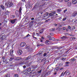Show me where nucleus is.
Returning a JSON list of instances; mask_svg holds the SVG:
<instances>
[{
  "instance_id": "4468645a",
  "label": "nucleus",
  "mask_w": 77,
  "mask_h": 77,
  "mask_svg": "<svg viewBox=\"0 0 77 77\" xmlns=\"http://www.w3.org/2000/svg\"><path fill=\"white\" fill-rule=\"evenodd\" d=\"M51 74V72L50 71H48V72H47L46 74H45V75H46V76H48V75L49 74Z\"/></svg>"
},
{
  "instance_id": "69168bd1",
  "label": "nucleus",
  "mask_w": 77,
  "mask_h": 77,
  "mask_svg": "<svg viewBox=\"0 0 77 77\" xmlns=\"http://www.w3.org/2000/svg\"><path fill=\"white\" fill-rule=\"evenodd\" d=\"M63 69V68H61L60 69V70H62V69Z\"/></svg>"
},
{
  "instance_id": "473e14b6",
  "label": "nucleus",
  "mask_w": 77,
  "mask_h": 77,
  "mask_svg": "<svg viewBox=\"0 0 77 77\" xmlns=\"http://www.w3.org/2000/svg\"><path fill=\"white\" fill-rule=\"evenodd\" d=\"M62 11V10L60 9H58L57 10V12H61V11Z\"/></svg>"
},
{
  "instance_id": "f3484780",
  "label": "nucleus",
  "mask_w": 77,
  "mask_h": 77,
  "mask_svg": "<svg viewBox=\"0 0 77 77\" xmlns=\"http://www.w3.org/2000/svg\"><path fill=\"white\" fill-rule=\"evenodd\" d=\"M6 38V35H3L2 37V39H4Z\"/></svg>"
},
{
  "instance_id": "39448f33",
  "label": "nucleus",
  "mask_w": 77,
  "mask_h": 77,
  "mask_svg": "<svg viewBox=\"0 0 77 77\" xmlns=\"http://www.w3.org/2000/svg\"><path fill=\"white\" fill-rule=\"evenodd\" d=\"M56 14V12L54 11H52L51 13L48 14V15L49 17H53L54 16V14Z\"/></svg>"
},
{
  "instance_id": "a18cd8bd",
  "label": "nucleus",
  "mask_w": 77,
  "mask_h": 77,
  "mask_svg": "<svg viewBox=\"0 0 77 77\" xmlns=\"http://www.w3.org/2000/svg\"><path fill=\"white\" fill-rule=\"evenodd\" d=\"M47 55V54L46 53H45L43 54V56L44 57H45V56H46V55Z\"/></svg>"
},
{
  "instance_id": "c756f323",
  "label": "nucleus",
  "mask_w": 77,
  "mask_h": 77,
  "mask_svg": "<svg viewBox=\"0 0 77 77\" xmlns=\"http://www.w3.org/2000/svg\"><path fill=\"white\" fill-rule=\"evenodd\" d=\"M25 48H26V49H29V46H27L26 45L25 46Z\"/></svg>"
},
{
  "instance_id": "6e6d98bb",
  "label": "nucleus",
  "mask_w": 77,
  "mask_h": 77,
  "mask_svg": "<svg viewBox=\"0 0 77 77\" xmlns=\"http://www.w3.org/2000/svg\"><path fill=\"white\" fill-rule=\"evenodd\" d=\"M32 36H35V32L33 33Z\"/></svg>"
},
{
  "instance_id": "bf43d9fd",
  "label": "nucleus",
  "mask_w": 77,
  "mask_h": 77,
  "mask_svg": "<svg viewBox=\"0 0 77 77\" xmlns=\"http://www.w3.org/2000/svg\"><path fill=\"white\" fill-rule=\"evenodd\" d=\"M50 35H51V36H53V34L52 33H51L50 34Z\"/></svg>"
},
{
  "instance_id": "13d9d810",
  "label": "nucleus",
  "mask_w": 77,
  "mask_h": 77,
  "mask_svg": "<svg viewBox=\"0 0 77 77\" xmlns=\"http://www.w3.org/2000/svg\"><path fill=\"white\" fill-rule=\"evenodd\" d=\"M46 42H50V41L48 40H46Z\"/></svg>"
},
{
  "instance_id": "a19ab883",
  "label": "nucleus",
  "mask_w": 77,
  "mask_h": 77,
  "mask_svg": "<svg viewBox=\"0 0 77 77\" xmlns=\"http://www.w3.org/2000/svg\"><path fill=\"white\" fill-rule=\"evenodd\" d=\"M42 72V70H40V71H38L37 72L38 73H41Z\"/></svg>"
},
{
  "instance_id": "f257e3e1",
  "label": "nucleus",
  "mask_w": 77,
  "mask_h": 77,
  "mask_svg": "<svg viewBox=\"0 0 77 77\" xmlns=\"http://www.w3.org/2000/svg\"><path fill=\"white\" fill-rule=\"evenodd\" d=\"M22 10V9H21V7H20L19 11L17 10L16 11L15 13L17 17H20V15H21Z\"/></svg>"
},
{
  "instance_id": "7ed1b4c3",
  "label": "nucleus",
  "mask_w": 77,
  "mask_h": 77,
  "mask_svg": "<svg viewBox=\"0 0 77 77\" xmlns=\"http://www.w3.org/2000/svg\"><path fill=\"white\" fill-rule=\"evenodd\" d=\"M48 13H47L45 14L43 16V18H45V19H47L48 18Z\"/></svg>"
},
{
  "instance_id": "49530a36",
  "label": "nucleus",
  "mask_w": 77,
  "mask_h": 77,
  "mask_svg": "<svg viewBox=\"0 0 77 77\" xmlns=\"http://www.w3.org/2000/svg\"><path fill=\"white\" fill-rule=\"evenodd\" d=\"M66 20V18L65 17V18H64L63 19V21H65V20Z\"/></svg>"
},
{
  "instance_id": "680f3d73",
  "label": "nucleus",
  "mask_w": 77,
  "mask_h": 77,
  "mask_svg": "<svg viewBox=\"0 0 77 77\" xmlns=\"http://www.w3.org/2000/svg\"><path fill=\"white\" fill-rule=\"evenodd\" d=\"M40 46H44V45L43 44H40Z\"/></svg>"
},
{
  "instance_id": "6e6552de",
  "label": "nucleus",
  "mask_w": 77,
  "mask_h": 77,
  "mask_svg": "<svg viewBox=\"0 0 77 77\" xmlns=\"http://www.w3.org/2000/svg\"><path fill=\"white\" fill-rule=\"evenodd\" d=\"M15 59L16 60H17L20 61V60H21L22 59V58L21 57H16Z\"/></svg>"
},
{
  "instance_id": "4c0bfd02",
  "label": "nucleus",
  "mask_w": 77,
  "mask_h": 77,
  "mask_svg": "<svg viewBox=\"0 0 77 77\" xmlns=\"http://www.w3.org/2000/svg\"><path fill=\"white\" fill-rule=\"evenodd\" d=\"M47 38H51V36H50V35H48L47 36Z\"/></svg>"
},
{
  "instance_id": "72a5a7b5",
  "label": "nucleus",
  "mask_w": 77,
  "mask_h": 77,
  "mask_svg": "<svg viewBox=\"0 0 77 77\" xmlns=\"http://www.w3.org/2000/svg\"><path fill=\"white\" fill-rule=\"evenodd\" d=\"M13 59H14V58L12 57H10V59L9 60L10 61H12Z\"/></svg>"
},
{
  "instance_id": "774afa93",
  "label": "nucleus",
  "mask_w": 77,
  "mask_h": 77,
  "mask_svg": "<svg viewBox=\"0 0 77 77\" xmlns=\"http://www.w3.org/2000/svg\"><path fill=\"white\" fill-rule=\"evenodd\" d=\"M31 20H34V18H33V17L32 18H31Z\"/></svg>"
},
{
  "instance_id": "864d4df0",
  "label": "nucleus",
  "mask_w": 77,
  "mask_h": 77,
  "mask_svg": "<svg viewBox=\"0 0 77 77\" xmlns=\"http://www.w3.org/2000/svg\"><path fill=\"white\" fill-rule=\"evenodd\" d=\"M63 73H64V72H63L60 75L61 76H62L63 75Z\"/></svg>"
},
{
  "instance_id": "6ab92c4d",
  "label": "nucleus",
  "mask_w": 77,
  "mask_h": 77,
  "mask_svg": "<svg viewBox=\"0 0 77 77\" xmlns=\"http://www.w3.org/2000/svg\"><path fill=\"white\" fill-rule=\"evenodd\" d=\"M0 6L3 10H5V7L3 5H1Z\"/></svg>"
},
{
  "instance_id": "9d476101",
  "label": "nucleus",
  "mask_w": 77,
  "mask_h": 77,
  "mask_svg": "<svg viewBox=\"0 0 77 77\" xmlns=\"http://www.w3.org/2000/svg\"><path fill=\"white\" fill-rule=\"evenodd\" d=\"M25 71L26 72H30V71H31V68H27L25 70Z\"/></svg>"
},
{
  "instance_id": "5701e85b",
  "label": "nucleus",
  "mask_w": 77,
  "mask_h": 77,
  "mask_svg": "<svg viewBox=\"0 0 77 77\" xmlns=\"http://www.w3.org/2000/svg\"><path fill=\"white\" fill-rule=\"evenodd\" d=\"M55 30V29L54 28H52V29H50L49 30L50 31H53V30L54 31Z\"/></svg>"
},
{
  "instance_id": "2eb2a0df",
  "label": "nucleus",
  "mask_w": 77,
  "mask_h": 77,
  "mask_svg": "<svg viewBox=\"0 0 77 77\" xmlns=\"http://www.w3.org/2000/svg\"><path fill=\"white\" fill-rule=\"evenodd\" d=\"M61 28H57L56 29V30H57V32H59L61 30Z\"/></svg>"
},
{
  "instance_id": "c03bdc74",
  "label": "nucleus",
  "mask_w": 77,
  "mask_h": 77,
  "mask_svg": "<svg viewBox=\"0 0 77 77\" xmlns=\"http://www.w3.org/2000/svg\"><path fill=\"white\" fill-rule=\"evenodd\" d=\"M45 44H46V45H48L49 44V43H48V42H45Z\"/></svg>"
},
{
  "instance_id": "bb28decb",
  "label": "nucleus",
  "mask_w": 77,
  "mask_h": 77,
  "mask_svg": "<svg viewBox=\"0 0 77 77\" xmlns=\"http://www.w3.org/2000/svg\"><path fill=\"white\" fill-rule=\"evenodd\" d=\"M29 36H30V35L29 34H28L26 36L24 37V38L25 39L26 38H28Z\"/></svg>"
},
{
  "instance_id": "79ce46f5",
  "label": "nucleus",
  "mask_w": 77,
  "mask_h": 77,
  "mask_svg": "<svg viewBox=\"0 0 77 77\" xmlns=\"http://www.w3.org/2000/svg\"><path fill=\"white\" fill-rule=\"evenodd\" d=\"M67 11V9H66L63 11V13H65L66 12V11Z\"/></svg>"
},
{
  "instance_id": "e433bc0d",
  "label": "nucleus",
  "mask_w": 77,
  "mask_h": 77,
  "mask_svg": "<svg viewBox=\"0 0 77 77\" xmlns=\"http://www.w3.org/2000/svg\"><path fill=\"white\" fill-rule=\"evenodd\" d=\"M66 58H62V60H66Z\"/></svg>"
},
{
  "instance_id": "de8ad7c7",
  "label": "nucleus",
  "mask_w": 77,
  "mask_h": 77,
  "mask_svg": "<svg viewBox=\"0 0 77 77\" xmlns=\"http://www.w3.org/2000/svg\"><path fill=\"white\" fill-rule=\"evenodd\" d=\"M52 41H55V38H52Z\"/></svg>"
},
{
  "instance_id": "4d7b16f0",
  "label": "nucleus",
  "mask_w": 77,
  "mask_h": 77,
  "mask_svg": "<svg viewBox=\"0 0 77 77\" xmlns=\"http://www.w3.org/2000/svg\"><path fill=\"white\" fill-rule=\"evenodd\" d=\"M59 0L60 2H63V0Z\"/></svg>"
},
{
  "instance_id": "c85d7f7f",
  "label": "nucleus",
  "mask_w": 77,
  "mask_h": 77,
  "mask_svg": "<svg viewBox=\"0 0 77 77\" xmlns=\"http://www.w3.org/2000/svg\"><path fill=\"white\" fill-rule=\"evenodd\" d=\"M59 69H57V68H56L54 69V72H56L58 71Z\"/></svg>"
},
{
  "instance_id": "dca6fc26",
  "label": "nucleus",
  "mask_w": 77,
  "mask_h": 77,
  "mask_svg": "<svg viewBox=\"0 0 77 77\" xmlns=\"http://www.w3.org/2000/svg\"><path fill=\"white\" fill-rule=\"evenodd\" d=\"M67 5L68 6H71V2H69L67 3Z\"/></svg>"
},
{
  "instance_id": "cd10ccee",
  "label": "nucleus",
  "mask_w": 77,
  "mask_h": 77,
  "mask_svg": "<svg viewBox=\"0 0 77 77\" xmlns=\"http://www.w3.org/2000/svg\"><path fill=\"white\" fill-rule=\"evenodd\" d=\"M42 77H45V76H46V75H45V74L43 73V74H42Z\"/></svg>"
},
{
  "instance_id": "338daca9",
  "label": "nucleus",
  "mask_w": 77,
  "mask_h": 77,
  "mask_svg": "<svg viewBox=\"0 0 77 77\" xmlns=\"http://www.w3.org/2000/svg\"><path fill=\"white\" fill-rule=\"evenodd\" d=\"M33 22H34V21H31V23H32V24H33Z\"/></svg>"
},
{
  "instance_id": "412c9836",
  "label": "nucleus",
  "mask_w": 77,
  "mask_h": 77,
  "mask_svg": "<svg viewBox=\"0 0 77 77\" xmlns=\"http://www.w3.org/2000/svg\"><path fill=\"white\" fill-rule=\"evenodd\" d=\"M70 60H71V61H72V62H74V61H75V59H74V58H73V59H71Z\"/></svg>"
},
{
  "instance_id": "ea45409f",
  "label": "nucleus",
  "mask_w": 77,
  "mask_h": 77,
  "mask_svg": "<svg viewBox=\"0 0 77 77\" xmlns=\"http://www.w3.org/2000/svg\"><path fill=\"white\" fill-rule=\"evenodd\" d=\"M69 63H69V62H68V61L66 62V63H65V64H69Z\"/></svg>"
},
{
  "instance_id": "2f4dec72",
  "label": "nucleus",
  "mask_w": 77,
  "mask_h": 77,
  "mask_svg": "<svg viewBox=\"0 0 77 77\" xmlns=\"http://www.w3.org/2000/svg\"><path fill=\"white\" fill-rule=\"evenodd\" d=\"M24 74H25V75H28L29 74L28 72H26L24 73Z\"/></svg>"
},
{
  "instance_id": "8fccbe9b",
  "label": "nucleus",
  "mask_w": 77,
  "mask_h": 77,
  "mask_svg": "<svg viewBox=\"0 0 77 77\" xmlns=\"http://www.w3.org/2000/svg\"><path fill=\"white\" fill-rule=\"evenodd\" d=\"M68 28L69 29H71V26L69 25L68 26Z\"/></svg>"
},
{
  "instance_id": "20e7f679",
  "label": "nucleus",
  "mask_w": 77,
  "mask_h": 77,
  "mask_svg": "<svg viewBox=\"0 0 77 77\" xmlns=\"http://www.w3.org/2000/svg\"><path fill=\"white\" fill-rule=\"evenodd\" d=\"M13 6H14V4L12 2H8L7 6L8 8H11V7H13Z\"/></svg>"
},
{
  "instance_id": "a878e982",
  "label": "nucleus",
  "mask_w": 77,
  "mask_h": 77,
  "mask_svg": "<svg viewBox=\"0 0 77 77\" xmlns=\"http://www.w3.org/2000/svg\"><path fill=\"white\" fill-rule=\"evenodd\" d=\"M10 77V75L9 74H6V75L5 76V77Z\"/></svg>"
},
{
  "instance_id": "4be33fe9",
  "label": "nucleus",
  "mask_w": 77,
  "mask_h": 77,
  "mask_svg": "<svg viewBox=\"0 0 77 77\" xmlns=\"http://www.w3.org/2000/svg\"><path fill=\"white\" fill-rule=\"evenodd\" d=\"M14 52V50H11L10 51V54L11 55H13V52Z\"/></svg>"
},
{
  "instance_id": "7c9ffc66",
  "label": "nucleus",
  "mask_w": 77,
  "mask_h": 77,
  "mask_svg": "<svg viewBox=\"0 0 77 77\" xmlns=\"http://www.w3.org/2000/svg\"><path fill=\"white\" fill-rule=\"evenodd\" d=\"M14 77H18V75L17 74H15L14 75Z\"/></svg>"
},
{
  "instance_id": "f704fd0d",
  "label": "nucleus",
  "mask_w": 77,
  "mask_h": 77,
  "mask_svg": "<svg viewBox=\"0 0 77 77\" xmlns=\"http://www.w3.org/2000/svg\"><path fill=\"white\" fill-rule=\"evenodd\" d=\"M46 60V59L44 58L42 60H41V62H44V61H45Z\"/></svg>"
},
{
  "instance_id": "aec40b11",
  "label": "nucleus",
  "mask_w": 77,
  "mask_h": 77,
  "mask_svg": "<svg viewBox=\"0 0 77 77\" xmlns=\"http://www.w3.org/2000/svg\"><path fill=\"white\" fill-rule=\"evenodd\" d=\"M38 68V65L33 66H32V69H35V68Z\"/></svg>"
},
{
  "instance_id": "b1692460",
  "label": "nucleus",
  "mask_w": 77,
  "mask_h": 77,
  "mask_svg": "<svg viewBox=\"0 0 77 77\" xmlns=\"http://www.w3.org/2000/svg\"><path fill=\"white\" fill-rule=\"evenodd\" d=\"M30 57H28L27 58H26L25 60H28L29 59H30Z\"/></svg>"
},
{
  "instance_id": "0e129e2a",
  "label": "nucleus",
  "mask_w": 77,
  "mask_h": 77,
  "mask_svg": "<svg viewBox=\"0 0 77 77\" xmlns=\"http://www.w3.org/2000/svg\"><path fill=\"white\" fill-rule=\"evenodd\" d=\"M12 17L13 18H15V16H14V15H12Z\"/></svg>"
},
{
  "instance_id": "09e8293b",
  "label": "nucleus",
  "mask_w": 77,
  "mask_h": 77,
  "mask_svg": "<svg viewBox=\"0 0 77 77\" xmlns=\"http://www.w3.org/2000/svg\"><path fill=\"white\" fill-rule=\"evenodd\" d=\"M45 4H43L42 5H40V7H42L43 6H44V5H45Z\"/></svg>"
},
{
  "instance_id": "603ef678",
  "label": "nucleus",
  "mask_w": 77,
  "mask_h": 77,
  "mask_svg": "<svg viewBox=\"0 0 77 77\" xmlns=\"http://www.w3.org/2000/svg\"><path fill=\"white\" fill-rule=\"evenodd\" d=\"M64 1L65 2H68L69 1V0H64Z\"/></svg>"
},
{
  "instance_id": "c9c22d12",
  "label": "nucleus",
  "mask_w": 77,
  "mask_h": 77,
  "mask_svg": "<svg viewBox=\"0 0 77 77\" xmlns=\"http://www.w3.org/2000/svg\"><path fill=\"white\" fill-rule=\"evenodd\" d=\"M32 64V62H29V63L28 64V66H29L30 65Z\"/></svg>"
},
{
  "instance_id": "a211bd4d",
  "label": "nucleus",
  "mask_w": 77,
  "mask_h": 77,
  "mask_svg": "<svg viewBox=\"0 0 77 77\" xmlns=\"http://www.w3.org/2000/svg\"><path fill=\"white\" fill-rule=\"evenodd\" d=\"M77 14V13H75V12H73L72 14V17H75V16H76V15Z\"/></svg>"
},
{
  "instance_id": "9b49d317",
  "label": "nucleus",
  "mask_w": 77,
  "mask_h": 77,
  "mask_svg": "<svg viewBox=\"0 0 77 77\" xmlns=\"http://www.w3.org/2000/svg\"><path fill=\"white\" fill-rule=\"evenodd\" d=\"M39 6V4L38 3H36L35 5H34V7L33 8V9H35L36 8L38 7Z\"/></svg>"
},
{
  "instance_id": "423d86ee",
  "label": "nucleus",
  "mask_w": 77,
  "mask_h": 77,
  "mask_svg": "<svg viewBox=\"0 0 77 77\" xmlns=\"http://www.w3.org/2000/svg\"><path fill=\"white\" fill-rule=\"evenodd\" d=\"M20 45L21 47H24L26 45V43L24 42H22L20 43Z\"/></svg>"
},
{
  "instance_id": "3c124183",
  "label": "nucleus",
  "mask_w": 77,
  "mask_h": 77,
  "mask_svg": "<svg viewBox=\"0 0 77 77\" xmlns=\"http://www.w3.org/2000/svg\"><path fill=\"white\" fill-rule=\"evenodd\" d=\"M56 18V17H51V19L52 20H53V19H55Z\"/></svg>"
},
{
  "instance_id": "052dcab7",
  "label": "nucleus",
  "mask_w": 77,
  "mask_h": 77,
  "mask_svg": "<svg viewBox=\"0 0 77 77\" xmlns=\"http://www.w3.org/2000/svg\"><path fill=\"white\" fill-rule=\"evenodd\" d=\"M28 6L29 8H30V4H29Z\"/></svg>"
},
{
  "instance_id": "58836bf2",
  "label": "nucleus",
  "mask_w": 77,
  "mask_h": 77,
  "mask_svg": "<svg viewBox=\"0 0 77 77\" xmlns=\"http://www.w3.org/2000/svg\"><path fill=\"white\" fill-rule=\"evenodd\" d=\"M49 62L48 61H45L44 63V64H45L46 63H48Z\"/></svg>"
},
{
  "instance_id": "f8f14e48",
  "label": "nucleus",
  "mask_w": 77,
  "mask_h": 77,
  "mask_svg": "<svg viewBox=\"0 0 77 77\" xmlns=\"http://www.w3.org/2000/svg\"><path fill=\"white\" fill-rule=\"evenodd\" d=\"M72 3L73 4L75 5L77 3V1L76 0H72Z\"/></svg>"
},
{
  "instance_id": "f03ea898",
  "label": "nucleus",
  "mask_w": 77,
  "mask_h": 77,
  "mask_svg": "<svg viewBox=\"0 0 77 77\" xmlns=\"http://www.w3.org/2000/svg\"><path fill=\"white\" fill-rule=\"evenodd\" d=\"M65 74L66 75H71V73L70 72H69V71L68 70H67L64 72L63 76H64V75H65Z\"/></svg>"
},
{
  "instance_id": "0eeeda50",
  "label": "nucleus",
  "mask_w": 77,
  "mask_h": 77,
  "mask_svg": "<svg viewBox=\"0 0 77 77\" xmlns=\"http://www.w3.org/2000/svg\"><path fill=\"white\" fill-rule=\"evenodd\" d=\"M16 20H17V19H16L11 20H10L11 23V24H15V23Z\"/></svg>"
},
{
  "instance_id": "5fc2aeb1",
  "label": "nucleus",
  "mask_w": 77,
  "mask_h": 77,
  "mask_svg": "<svg viewBox=\"0 0 77 77\" xmlns=\"http://www.w3.org/2000/svg\"><path fill=\"white\" fill-rule=\"evenodd\" d=\"M29 50L30 51H33V49H32L31 48V49H29Z\"/></svg>"
},
{
  "instance_id": "e2e57ef3",
  "label": "nucleus",
  "mask_w": 77,
  "mask_h": 77,
  "mask_svg": "<svg viewBox=\"0 0 77 77\" xmlns=\"http://www.w3.org/2000/svg\"><path fill=\"white\" fill-rule=\"evenodd\" d=\"M66 29V28L65 27H63V29L64 30H65Z\"/></svg>"
},
{
  "instance_id": "1a4fd4ad",
  "label": "nucleus",
  "mask_w": 77,
  "mask_h": 77,
  "mask_svg": "<svg viewBox=\"0 0 77 77\" xmlns=\"http://www.w3.org/2000/svg\"><path fill=\"white\" fill-rule=\"evenodd\" d=\"M17 53L21 55L23 53V51L21 50H19L17 51Z\"/></svg>"
},
{
  "instance_id": "393cba45",
  "label": "nucleus",
  "mask_w": 77,
  "mask_h": 77,
  "mask_svg": "<svg viewBox=\"0 0 77 77\" xmlns=\"http://www.w3.org/2000/svg\"><path fill=\"white\" fill-rule=\"evenodd\" d=\"M43 32H44V29H42L39 32V33H43Z\"/></svg>"
},
{
  "instance_id": "ddd939ff",
  "label": "nucleus",
  "mask_w": 77,
  "mask_h": 77,
  "mask_svg": "<svg viewBox=\"0 0 77 77\" xmlns=\"http://www.w3.org/2000/svg\"><path fill=\"white\" fill-rule=\"evenodd\" d=\"M61 39H66L67 38V37L66 36H63L61 37Z\"/></svg>"
},
{
  "instance_id": "37998d69",
  "label": "nucleus",
  "mask_w": 77,
  "mask_h": 77,
  "mask_svg": "<svg viewBox=\"0 0 77 77\" xmlns=\"http://www.w3.org/2000/svg\"><path fill=\"white\" fill-rule=\"evenodd\" d=\"M42 51H40L39 52V54H40V55H41V54H42Z\"/></svg>"
}]
</instances>
